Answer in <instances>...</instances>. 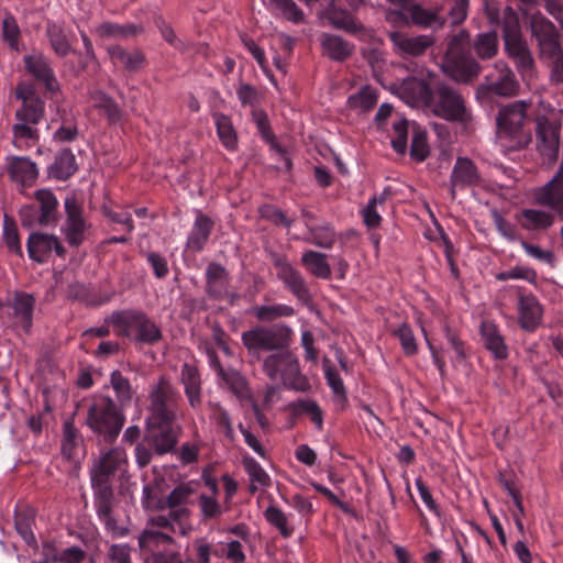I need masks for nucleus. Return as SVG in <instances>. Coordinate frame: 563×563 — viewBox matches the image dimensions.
Segmentation results:
<instances>
[{"instance_id": "obj_1", "label": "nucleus", "mask_w": 563, "mask_h": 563, "mask_svg": "<svg viewBox=\"0 0 563 563\" xmlns=\"http://www.w3.org/2000/svg\"><path fill=\"white\" fill-rule=\"evenodd\" d=\"M470 47L471 34L467 30L461 29L457 33L449 35L441 69L455 82H473L482 70L479 63L470 54Z\"/></svg>"}, {"instance_id": "obj_2", "label": "nucleus", "mask_w": 563, "mask_h": 563, "mask_svg": "<svg viewBox=\"0 0 563 563\" xmlns=\"http://www.w3.org/2000/svg\"><path fill=\"white\" fill-rule=\"evenodd\" d=\"M530 107L531 102L517 100L500 104L498 108L496 118L498 136L501 141L507 142L504 146L510 151L525 148L531 142L530 132L523 129Z\"/></svg>"}, {"instance_id": "obj_3", "label": "nucleus", "mask_w": 563, "mask_h": 563, "mask_svg": "<svg viewBox=\"0 0 563 563\" xmlns=\"http://www.w3.org/2000/svg\"><path fill=\"white\" fill-rule=\"evenodd\" d=\"M106 322L111 324L119 336L154 345L163 338L159 327L143 311L125 309L112 312Z\"/></svg>"}, {"instance_id": "obj_4", "label": "nucleus", "mask_w": 563, "mask_h": 563, "mask_svg": "<svg viewBox=\"0 0 563 563\" xmlns=\"http://www.w3.org/2000/svg\"><path fill=\"white\" fill-rule=\"evenodd\" d=\"M125 422L123 408L109 396L93 398L87 410L86 423L93 433L113 442Z\"/></svg>"}, {"instance_id": "obj_5", "label": "nucleus", "mask_w": 563, "mask_h": 563, "mask_svg": "<svg viewBox=\"0 0 563 563\" xmlns=\"http://www.w3.org/2000/svg\"><path fill=\"white\" fill-rule=\"evenodd\" d=\"M292 331L288 325L254 327L241 335L247 355L260 361L263 352H276L289 347Z\"/></svg>"}, {"instance_id": "obj_6", "label": "nucleus", "mask_w": 563, "mask_h": 563, "mask_svg": "<svg viewBox=\"0 0 563 563\" xmlns=\"http://www.w3.org/2000/svg\"><path fill=\"white\" fill-rule=\"evenodd\" d=\"M434 115L450 122L468 123L472 113L459 89L446 82H437L429 103Z\"/></svg>"}, {"instance_id": "obj_7", "label": "nucleus", "mask_w": 563, "mask_h": 563, "mask_svg": "<svg viewBox=\"0 0 563 563\" xmlns=\"http://www.w3.org/2000/svg\"><path fill=\"white\" fill-rule=\"evenodd\" d=\"M146 420H177L180 395L166 376H161L148 391Z\"/></svg>"}, {"instance_id": "obj_8", "label": "nucleus", "mask_w": 563, "mask_h": 563, "mask_svg": "<svg viewBox=\"0 0 563 563\" xmlns=\"http://www.w3.org/2000/svg\"><path fill=\"white\" fill-rule=\"evenodd\" d=\"M23 228L56 225L58 222V200L49 189L34 192V202L23 206L19 211Z\"/></svg>"}, {"instance_id": "obj_9", "label": "nucleus", "mask_w": 563, "mask_h": 563, "mask_svg": "<svg viewBox=\"0 0 563 563\" xmlns=\"http://www.w3.org/2000/svg\"><path fill=\"white\" fill-rule=\"evenodd\" d=\"M172 544H176L173 536L159 530L144 529L139 536L144 563H187L179 551L167 548Z\"/></svg>"}, {"instance_id": "obj_10", "label": "nucleus", "mask_w": 563, "mask_h": 563, "mask_svg": "<svg viewBox=\"0 0 563 563\" xmlns=\"http://www.w3.org/2000/svg\"><path fill=\"white\" fill-rule=\"evenodd\" d=\"M65 219L60 231L71 247L80 246L86 240L90 223L84 214L82 203L73 194L64 200Z\"/></svg>"}, {"instance_id": "obj_11", "label": "nucleus", "mask_w": 563, "mask_h": 563, "mask_svg": "<svg viewBox=\"0 0 563 563\" xmlns=\"http://www.w3.org/2000/svg\"><path fill=\"white\" fill-rule=\"evenodd\" d=\"M561 124L547 117L536 119V141L537 150L544 161L554 164L559 157L560 151Z\"/></svg>"}, {"instance_id": "obj_12", "label": "nucleus", "mask_w": 563, "mask_h": 563, "mask_svg": "<svg viewBox=\"0 0 563 563\" xmlns=\"http://www.w3.org/2000/svg\"><path fill=\"white\" fill-rule=\"evenodd\" d=\"M269 257L277 269V277L298 300L308 303L311 300V295L302 275L291 266L285 255L271 251Z\"/></svg>"}, {"instance_id": "obj_13", "label": "nucleus", "mask_w": 563, "mask_h": 563, "mask_svg": "<svg viewBox=\"0 0 563 563\" xmlns=\"http://www.w3.org/2000/svg\"><path fill=\"white\" fill-rule=\"evenodd\" d=\"M44 117V101L42 99H31L27 103L16 111L18 123L12 128L15 139L37 140L38 131L35 125Z\"/></svg>"}, {"instance_id": "obj_14", "label": "nucleus", "mask_w": 563, "mask_h": 563, "mask_svg": "<svg viewBox=\"0 0 563 563\" xmlns=\"http://www.w3.org/2000/svg\"><path fill=\"white\" fill-rule=\"evenodd\" d=\"M173 421L145 420L146 441L159 455L170 452L177 444L178 431Z\"/></svg>"}, {"instance_id": "obj_15", "label": "nucleus", "mask_w": 563, "mask_h": 563, "mask_svg": "<svg viewBox=\"0 0 563 563\" xmlns=\"http://www.w3.org/2000/svg\"><path fill=\"white\" fill-rule=\"evenodd\" d=\"M53 251L58 257H66L67 251L58 236L40 232L30 234L27 239V253L31 260L36 263H44Z\"/></svg>"}, {"instance_id": "obj_16", "label": "nucleus", "mask_w": 563, "mask_h": 563, "mask_svg": "<svg viewBox=\"0 0 563 563\" xmlns=\"http://www.w3.org/2000/svg\"><path fill=\"white\" fill-rule=\"evenodd\" d=\"M263 369L273 380L278 376L287 379L299 374V363L295 354L287 347L268 355L263 362Z\"/></svg>"}, {"instance_id": "obj_17", "label": "nucleus", "mask_w": 563, "mask_h": 563, "mask_svg": "<svg viewBox=\"0 0 563 563\" xmlns=\"http://www.w3.org/2000/svg\"><path fill=\"white\" fill-rule=\"evenodd\" d=\"M483 181L482 176L472 159L468 157H457L450 177V194L454 199L456 189L475 187Z\"/></svg>"}, {"instance_id": "obj_18", "label": "nucleus", "mask_w": 563, "mask_h": 563, "mask_svg": "<svg viewBox=\"0 0 563 563\" xmlns=\"http://www.w3.org/2000/svg\"><path fill=\"white\" fill-rule=\"evenodd\" d=\"M387 35L399 55L420 56L434 44L430 35L409 36L399 31H390Z\"/></svg>"}, {"instance_id": "obj_19", "label": "nucleus", "mask_w": 563, "mask_h": 563, "mask_svg": "<svg viewBox=\"0 0 563 563\" xmlns=\"http://www.w3.org/2000/svg\"><path fill=\"white\" fill-rule=\"evenodd\" d=\"M124 462L125 453L118 448L111 449L106 454L100 456L91 468L92 486L109 485V477L113 475Z\"/></svg>"}, {"instance_id": "obj_20", "label": "nucleus", "mask_w": 563, "mask_h": 563, "mask_svg": "<svg viewBox=\"0 0 563 563\" xmlns=\"http://www.w3.org/2000/svg\"><path fill=\"white\" fill-rule=\"evenodd\" d=\"M530 29L532 37L537 41L538 52H545L561 45L555 25L542 14L531 15Z\"/></svg>"}, {"instance_id": "obj_21", "label": "nucleus", "mask_w": 563, "mask_h": 563, "mask_svg": "<svg viewBox=\"0 0 563 563\" xmlns=\"http://www.w3.org/2000/svg\"><path fill=\"white\" fill-rule=\"evenodd\" d=\"M322 16L334 29L343 30L350 34H357L365 30L354 15L346 9L336 4V0H330L328 7L322 12Z\"/></svg>"}, {"instance_id": "obj_22", "label": "nucleus", "mask_w": 563, "mask_h": 563, "mask_svg": "<svg viewBox=\"0 0 563 563\" xmlns=\"http://www.w3.org/2000/svg\"><path fill=\"white\" fill-rule=\"evenodd\" d=\"M400 98L410 106L428 104L432 99L433 88L424 79L410 77L398 87Z\"/></svg>"}, {"instance_id": "obj_23", "label": "nucleus", "mask_w": 563, "mask_h": 563, "mask_svg": "<svg viewBox=\"0 0 563 563\" xmlns=\"http://www.w3.org/2000/svg\"><path fill=\"white\" fill-rule=\"evenodd\" d=\"M505 49L522 76H531L533 74L536 67L534 58L523 37L505 42Z\"/></svg>"}, {"instance_id": "obj_24", "label": "nucleus", "mask_w": 563, "mask_h": 563, "mask_svg": "<svg viewBox=\"0 0 563 563\" xmlns=\"http://www.w3.org/2000/svg\"><path fill=\"white\" fill-rule=\"evenodd\" d=\"M7 172L12 181L22 186H32L38 176L36 164L22 156L7 157Z\"/></svg>"}, {"instance_id": "obj_25", "label": "nucleus", "mask_w": 563, "mask_h": 563, "mask_svg": "<svg viewBox=\"0 0 563 563\" xmlns=\"http://www.w3.org/2000/svg\"><path fill=\"white\" fill-rule=\"evenodd\" d=\"M536 200L539 205L555 210L563 220V175L556 173L548 184L538 190Z\"/></svg>"}, {"instance_id": "obj_26", "label": "nucleus", "mask_w": 563, "mask_h": 563, "mask_svg": "<svg viewBox=\"0 0 563 563\" xmlns=\"http://www.w3.org/2000/svg\"><path fill=\"white\" fill-rule=\"evenodd\" d=\"M543 309L538 299L532 296H520L518 301V322L526 331H534L541 323Z\"/></svg>"}, {"instance_id": "obj_27", "label": "nucleus", "mask_w": 563, "mask_h": 563, "mask_svg": "<svg viewBox=\"0 0 563 563\" xmlns=\"http://www.w3.org/2000/svg\"><path fill=\"white\" fill-rule=\"evenodd\" d=\"M496 69L499 77L496 80L487 82L486 90L500 97L516 96L519 90V84L512 70L505 63H496Z\"/></svg>"}, {"instance_id": "obj_28", "label": "nucleus", "mask_w": 563, "mask_h": 563, "mask_svg": "<svg viewBox=\"0 0 563 563\" xmlns=\"http://www.w3.org/2000/svg\"><path fill=\"white\" fill-rule=\"evenodd\" d=\"M23 60L27 71L42 81L47 90L55 91L58 88L54 73L42 54L26 55Z\"/></svg>"}, {"instance_id": "obj_29", "label": "nucleus", "mask_w": 563, "mask_h": 563, "mask_svg": "<svg viewBox=\"0 0 563 563\" xmlns=\"http://www.w3.org/2000/svg\"><path fill=\"white\" fill-rule=\"evenodd\" d=\"M409 13V24L423 29L441 30L446 23V18L440 14V9L428 10L415 2Z\"/></svg>"}, {"instance_id": "obj_30", "label": "nucleus", "mask_w": 563, "mask_h": 563, "mask_svg": "<svg viewBox=\"0 0 563 563\" xmlns=\"http://www.w3.org/2000/svg\"><path fill=\"white\" fill-rule=\"evenodd\" d=\"M92 487L95 489V504L99 518L103 520L108 529L114 530L117 521L112 517L114 495L111 486L96 485Z\"/></svg>"}, {"instance_id": "obj_31", "label": "nucleus", "mask_w": 563, "mask_h": 563, "mask_svg": "<svg viewBox=\"0 0 563 563\" xmlns=\"http://www.w3.org/2000/svg\"><path fill=\"white\" fill-rule=\"evenodd\" d=\"M180 382L184 385L185 394L189 405L197 408L201 404V379L198 368L195 365L185 363L180 373Z\"/></svg>"}, {"instance_id": "obj_32", "label": "nucleus", "mask_w": 563, "mask_h": 563, "mask_svg": "<svg viewBox=\"0 0 563 563\" xmlns=\"http://www.w3.org/2000/svg\"><path fill=\"white\" fill-rule=\"evenodd\" d=\"M108 53L114 65H122L129 73L140 71L145 63V55L139 49L126 51L119 45H111Z\"/></svg>"}, {"instance_id": "obj_33", "label": "nucleus", "mask_w": 563, "mask_h": 563, "mask_svg": "<svg viewBox=\"0 0 563 563\" xmlns=\"http://www.w3.org/2000/svg\"><path fill=\"white\" fill-rule=\"evenodd\" d=\"M539 60L549 70L551 85H563V47L558 45L545 52H538Z\"/></svg>"}, {"instance_id": "obj_34", "label": "nucleus", "mask_w": 563, "mask_h": 563, "mask_svg": "<svg viewBox=\"0 0 563 563\" xmlns=\"http://www.w3.org/2000/svg\"><path fill=\"white\" fill-rule=\"evenodd\" d=\"M321 46L324 55L335 62L345 60L354 51V46L341 36L328 33L321 35Z\"/></svg>"}, {"instance_id": "obj_35", "label": "nucleus", "mask_w": 563, "mask_h": 563, "mask_svg": "<svg viewBox=\"0 0 563 563\" xmlns=\"http://www.w3.org/2000/svg\"><path fill=\"white\" fill-rule=\"evenodd\" d=\"M206 279L207 294L212 298H221L229 280L227 269L218 263H210L207 267Z\"/></svg>"}, {"instance_id": "obj_36", "label": "nucleus", "mask_w": 563, "mask_h": 563, "mask_svg": "<svg viewBox=\"0 0 563 563\" xmlns=\"http://www.w3.org/2000/svg\"><path fill=\"white\" fill-rule=\"evenodd\" d=\"M484 344L498 360L507 357L508 349L498 328L490 321H484L481 325Z\"/></svg>"}, {"instance_id": "obj_37", "label": "nucleus", "mask_w": 563, "mask_h": 563, "mask_svg": "<svg viewBox=\"0 0 563 563\" xmlns=\"http://www.w3.org/2000/svg\"><path fill=\"white\" fill-rule=\"evenodd\" d=\"M212 229L213 221L208 216L199 213L188 238L187 246L195 252L201 251L208 241Z\"/></svg>"}, {"instance_id": "obj_38", "label": "nucleus", "mask_w": 563, "mask_h": 563, "mask_svg": "<svg viewBox=\"0 0 563 563\" xmlns=\"http://www.w3.org/2000/svg\"><path fill=\"white\" fill-rule=\"evenodd\" d=\"M252 114H253V120L256 123V126L260 130L263 137L267 142H269L272 144L273 148H275L276 152L280 155V157L283 158V162H284V167L287 170H290L291 166H292L291 161L286 155L285 150L275 142V136L271 130L267 114L263 110H258V109H255Z\"/></svg>"}, {"instance_id": "obj_39", "label": "nucleus", "mask_w": 563, "mask_h": 563, "mask_svg": "<svg viewBox=\"0 0 563 563\" xmlns=\"http://www.w3.org/2000/svg\"><path fill=\"white\" fill-rule=\"evenodd\" d=\"M471 46L479 59L494 58L498 53V36L496 31L477 34L473 42L471 41Z\"/></svg>"}, {"instance_id": "obj_40", "label": "nucleus", "mask_w": 563, "mask_h": 563, "mask_svg": "<svg viewBox=\"0 0 563 563\" xmlns=\"http://www.w3.org/2000/svg\"><path fill=\"white\" fill-rule=\"evenodd\" d=\"M301 263L310 274L318 278L329 279L331 277V267L323 253L307 251L301 256Z\"/></svg>"}, {"instance_id": "obj_41", "label": "nucleus", "mask_w": 563, "mask_h": 563, "mask_svg": "<svg viewBox=\"0 0 563 563\" xmlns=\"http://www.w3.org/2000/svg\"><path fill=\"white\" fill-rule=\"evenodd\" d=\"M110 385L114 390L118 406L121 408L128 406L134 395L130 380L120 371H113L110 375Z\"/></svg>"}, {"instance_id": "obj_42", "label": "nucleus", "mask_w": 563, "mask_h": 563, "mask_svg": "<svg viewBox=\"0 0 563 563\" xmlns=\"http://www.w3.org/2000/svg\"><path fill=\"white\" fill-rule=\"evenodd\" d=\"M35 299L27 294L16 295L13 302L14 314L20 318L23 329L29 332L32 325V316Z\"/></svg>"}, {"instance_id": "obj_43", "label": "nucleus", "mask_w": 563, "mask_h": 563, "mask_svg": "<svg viewBox=\"0 0 563 563\" xmlns=\"http://www.w3.org/2000/svg\"><path fill=\"white\" fill-rule=\"evenodd\" d=\"M253 316L263 322H272L283 317H290L295 309L287 305L256 306L252 309Z\"/></svg>"}, {"instance_id": "obj_44", "label": "nucleus", "mask_w": 563, "mask_h": 563, "mask_svg": "<svg viewBox=\"0 0 563 563\" xmlns=\"http://www.w3.org/2000/svg\"><path fill=\"white\" fill-rule=\"evenodd\" d=\"M2 241L10 253L23 257L16 223L8 216H4Z\"/></svg>"}, {"instance_id": "obj_45", "label": "nucleus", "mask_w": 563, "mask_h": 563, "mask_svg": "<svg viewBox=\"0 0 563 563\" xmlns=\"http://www.w3.org/2000/svg\"><path fill=\"white\" fill-rule=\"evenodd\" d=\"M46 35L54 52L59 56H66L70 52V44L67 40L64 29L55 23L48 22Z\"/></svg>"}, {"instance_id": "obj_46", "label": "nucleus", "mask_w": 563, "mask_h": 563, "mask_svg": "<svg viewBox=\"0 0 563 563\" xmlns=\"http://www.w3.org/2000/svg\"><path fill=\"white\" fill-rule=\"evenodd\" d=\"M347 103L353 110L367 112L376 106L377 95L374 89L365 86L357 93L350 96Z\"/></svg>"}, {"instance_id": "obj_47", "label": "nucleus", "mask_w": 563, "mask_h": 563, "mask_svg": "<svg viewBox=\"0 0 563 563\" xmlns=\"http://www.w3.org/2000/svg\"><path fill=\"white\" fill-rule=\"evenodd\" d=\"M243 465L246 473L250 476L251 485L250 492L254 493L257 489V485L267 487L271 484V478L262 466L250 456L243 459Z\"/></svg>"}, {"instance_id": "obj_48", "label": "nucleus", "mask_w": 563, "mask_h": 563, "mask_svg": "<svg viewBox=\"0 0 563 563\" xmlns=\"http://www.w3.org/2000/svg\"><path fill=\"white\" fill-rule=\"evenodd\" d=\"M54 175L58 179H67L77 170L76 158L69 148L63 150L54 163Z\"/></svg>"}, {"instance_id": "obj_49", "label": "nucleus", "mask_w": 563, "mask_h": 563, "mask_svg": "<svg viewBox=\"0 0 563 563\" xmlns=\"http://www.w3.org/2000/svg\"><path fill=\"white\" fill-rule=\"evenodd\" d=\"M504 42L523 37L517 13L511 7H506L503 15Z\"/></svg>"}, {"instance_id": "obj_50", "label": "nucleus", "mask_w": 563, "mask_h": 563, "mask_svg": "<svg viewBox=\"0 0 563 563\" xmlns=\"http://www.w3.org/2000/svg\"><path fill=\"white\" fill-rule=\"evenodd\" d=\"M221 378L239 398H246L250 396L247 380L240 372L235 369H227V372L221 375Z\"/></svg>"}, {"instance_id": "obj_51", "label": "nucleus", "mask_w": 563, "mask_h": 563, "mask_svg": "<svg viewBox=\"0 0 563 563\" xmlns=\"http://www.w3.org/2000/svg\"><path fill=\"white\" fill-rule=\"evenodd\" d=\"M218 135L225 147L233 150L236 146L238 137L229 117L224 114L216 115Z\"/></svg>"}, {"instance_id": "obj_52", "label": "nucleus", "mask_w": 563, "mask_h": 563, "mask_svg": "<svg viewBox=\"0 0 563 563\" xmlns=\"http://www.w3.org/2000/svg\"><path fill=\"white\" fill-rule=\"evenodd\" d=\"M80 440L79 432L75 427L74 419H68L63 424V443L62 453L67 459L73 455L74 449L78 445Z\"/></svg>"}, {"instance_id": "obj_53", "label": "nucleus", "mask_w": 563, "mask_h": 563, "mask_svg": "<svg viewBox=\"0 0 563 563\" xmlns=\"http://www.w3.org/2000/svg\"><path fill=\"white\" fill-rule=\"evenodd\" d=\"M34 516V510L31 508L15 514V529L18 533L29 543L35 541V537L32 531V522Z\"/></svg>"}, {"instance_id": "obj_54", "label": "nucleus", "mask_w": 563, "mask_h": 563, "mask_svg": "<svg viewBox=\"0 0 563 563\" xmlns=\"http://www.w3.org/2000/svg\"><path fill=\"white\" fill-rule=\"evenodd\" d=\"M264 516L272 526L279 530L283 537L288 538L294 532V528L288 526L286 515L279 508L269 506Z\"/></svg>"}, {"instance_id": "obj_55", "label": "nucleus", "mask_w": 563, "mask_h": 563, "mask_svg": "<svg viewBox=\"0 0 563 563\" xmlns=\"http://www.w3.org/2000/svg\"><path fill=\"white\" fill-rule=\"evenodd\" d=\"M21 31L12 14H7L2 21V38L10 48L18 51Z\"/></svg>"}, {"instance_id": "obj_56", "label": "nucleus", "mask_w": 563, "mask_h": 563, "mask_svg": "<svg viewBox=\"0 0 563 563\" xmlns=\"http://www.w3.org/2000/svg\"><path fill=\"white\" fill-rule=\"evenodd\" d=\"M192 490L187 485L177 486L164 500H159L156 508L159 510L175 508L187 503Z\"/></svg>"}, {"instance_id": "obj_57", "label": "nucleus", "mask_w": 563, "mask_h": 563, "mask_svg": "<svg viewBox=\"0 0 563 563\" xmlns=\"http://www.w3.org/2000/svg\"><path fill=\"white\" fill-rule=\"evenodd\" d=\"M523 218L529 222L526 227L529 229H547L553 224V216L534 209H527L522 211Z\"/></svg>"}, {"instance_id": "obj_58", "label": "nucleus", "mask_w": 563, "mask_h": 563, "mask_svg": "<svg viewBox=\"0 0 563 563\" xmlns=\"http://www.w3.org/2000/svg\"><path fill=\"white\" fill-rule=\"evenodd\" d=\"M283 14L285 19L294 23L305 20V14L294 0H269Z\"/></svg>"}, {"instance_id": "obj_59", "label": "nucleus", "mask_w": 563, "mask_h": 563, "mask_svg": "<svg viewBox=\"0 0 563 563\" xmlns=\"http://www.w3.org/2000/svg\"><path fill=\"white\" fill-rule=\"evenodd\" d=\"M394 334L399 339L400 345L407 356H412L418 352V345L413 332L406 323L401 324Z\"/></svg>"}, {"instance_id": "obj_60", "label": "nucleus", "mask_w": 563, "mask_h": 563, "mask_svg": "<svg viewBox=\"0 0 563 563\" xmlns=\"http://www.w3.org/2000/svg\"><path fill=\"white\" fill-rule=\"evenodd\" d=\"M310 242L323 249H330L335 242V233L329 227H309Z\"/></svg>"}, {"instance_id": "obj_61", "label": "nucleus", "mask_w": 563, "mask_h": 563, "mask_svg": "<svg viewBox=\"0 0 563 563\" xmlns=\"http://www.w3.org/2000/svg\"><path fill=\"white\" fill-rule=\"evenodd\" d=\"M410 155L418 162L424 161L429 155V146L427 143V133L416 130L412 136Z\"/></svg>"}, {"instance_id": "obj_62", "label": "nucleus", "mask_w": 563, "mask_h": 563, "mask_svg": "<svg viewBox=\"0 0 563 563\" xmlns=\"http://www.w3.org/2000/svg\"><path fill=\"white\" fill-rule=\"evenodd\" d=\"M294 409L299 412H306L310 416L311 421L316 424V427L321 430L323 426L322 411L318 404L312 400H299L295 402Z\"/></svg>"}, {"instance_id": "obj_63", "label": "nucleus", "mask_w": 563, "mask_h": 563, "mask_svg": "<svg viewBox=\"0 0 563 563\" xmlns=\"http://www.w3.org/2000/svg\"><path fill=\"white\" fill-rule=\"evenodd\" d=\"M394 137L391 139L393 148L400 154H404L407 148V136H408V121L400 120L393 125Z\"/></svg>"}, {"instance_id": "obj_64", "label": "nucleus", "mask_w": 563, "mask_h": 563, "mask_svg": "<svg viewBox=\"0 0 563 563\" xmlns=\"http://www.w3.org/2000/svg\"><path fill=\"white\" fill-rule=\"evenodd\" d=\"M97 106L103 109L111 121H118L121 118V110L115 101L102 91L95 95Z\"/></svg>"}]
</instances>
